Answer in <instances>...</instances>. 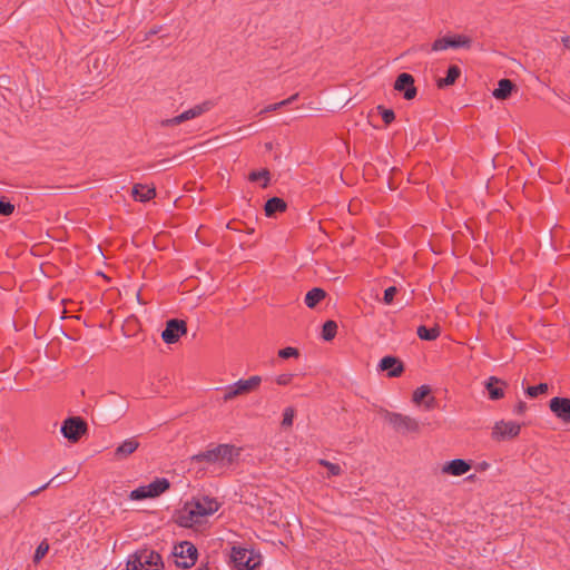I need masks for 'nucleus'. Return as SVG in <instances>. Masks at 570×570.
Returning <instances> with one entry per match:
<instances>
[{
	"instance_id": "39",
	"label": "nucleus",
	"mask_w": 570,
	"mask_h": 570,
	"mask_svg": "<svg viewBox=\"0 0 570 570\" xmlns=\"http://www.w3.org/2000/svg\"><path fill=\"white\" fill-rule=\"evenodd\" d=\"M395 116L394 112L390 109H384L382 112V119L385 124H390L394 120Z\"/></svg>"
},
{
	"instance_id": "41",
	"label": "nucleus",
	"mask_w": 570,
	"mask_h": 570,
	"mask_svg": "<svg viewBox=\"0 0 570 570\" xmlns=\"http://www.w3.org/2000/svg\"><path fill=\"white\" fill-rule=\"evenodd\" d=\"M196 570H206V569H204V568H198V569H196Z\"/></svg>"
},
{
	"instance_id": "27",
	"label": "nucleus",
	"mask_w": 570,
	"mask_h": 570,
	"mask_svg": "<svg viewBox=\"0 0 570 570\" xmlns=\"http://www.w3.org/2000/svg\"><path fill=\"white\" fill-rule=\"evenodd\" d=\"M48 551H49V543L47 542V540L41 541L35 551L33 562L35 563L40 562L46 557Z\"/></svg>"
},
{
	"instance_id": "35",
	"label": "nucleus",
	"mask_w": 570,
	"mask_h": 570,
	"mask_svg": "<svg viewBox=\"0 0 570 570\" xmlns=\"http://www.w3.org/2000/svg\"><path fill=\"white\" fill-rule=\"evenodd\" d=\"M295 412L293 407H286L283 412L282 426L287 429L293 425Z\"/></svg>"
},
{
	"instance_id": "11",
	"label": "nucleus",
	"mask_w": 570,
	"mask_h": 570,
	"mask_svg": "<svg viewBox=\"0 0 570 570\" xmlns=\"http://www.w3.org/2000/svg\"><path fill=\"white\" fill-rule=\"evenodd\" d=\"M210 107H212V104L208 101L196 105V106L185 110L180 115L173 117L170 119H167L166 121H164V125L167 127H173V126L179 125L184 121L194 119V118L203 115L204 112L208 111L210 109Z\"/></svg>"
},
{
	"instance_id": "9",
	"label": "nucleus",
	"mask_w": 570,
	"mask_h": 570,
	"mask_svg": "<svg viewBox=\"0 0 570 570\" xmlns=\"http://www.w3.org/2000/svg\"><path fill=\"white\" fill-rule=\"evenodd\" d=\"M60 431L66 439L77 442L86 433L87 424L80 417H69L63 421Z\"/></svg>"
},
{
	"instance_id": "17",
	"label": "nucleus",
	"mask_w": 570,
	"mask_h": 570,
	"mask_svg": "<svg viewBox=\"0 0 570 570\" xmlns=\"http://www.w3.org/2000/svg\"><path fill=\"white\" fill-rule=\"evenodd\" d=\"M489 399L500 400L504 396L505 383L495 376H491L484 384Z\"/></svg>"
},
{
	"instance_id": "32",
	"label": "nucleus",
	"mask_w": 570,
	"mask_h": 570,
	"mask_svg": "<svg viewBox=\"0 0 570 570\" xmlns=\"http://www.w3.org/2000/svg\"><path fill=\"white\" fill-rule=\"evenodd\" d=\"M431 390L426 385H422L417 387L413 392V402L416 404H420L424 397H426L430 394Z\"/></svg>"
},
{
	"instance_id": "6",
	"label": "nucleus",
	"mask_w": 570,
	"mask_h": 570,
	"mask_svg": "<svg viewBox=\"0 0 570 570\" xmlns=\"http://www.w3.org/2000/svg\"><path fill=\"white\" fill-rule=\"evenodd\" d=\"M522 424L513 420H499L494 422L491 431L492 440L497 442L513 440L519 436Z\"/></svg>"
},
{
	"instance_id": "40",
	"label": "nucleus",
	"mask_w": 570,
	"mask_h": 570,
	"mask_svg": "<svg viewBox=\"0 0 570 570\" xmlns=\"http://www.w3.org/2000/svg\"><path fill=\"white\" fill-rule=\"evenodd\" d=\"M475 469L480 472H484L490 469V463H488L487 461L479 462L475 465Z\"/></svg>"
},
{
	"instance_id": "28",
	"label": "nucleus",
	"mask_w": 570,
	"mask_h": 570,
	"mask_svg": "<svg viewBox=\"0 0 570 570\" xmlns=\"http://www.w3.org/2000/svg\"><path fill=\"white\" fill-rule=\"evenodd\" d=\"M296 95L292 96L291 98L288 99H285L283 101H279V102H276V104H272V105H268L266 106L264 109H262L258 115H264V114H267V112H272V111H275L277 109H279L281 107L283 106H286L288 104H291L293 100L296 99Z\"/></svg>"
},
{
	"instance_id": "19",
	"label": "nucleus",
	"mask_w": 570,
	"mask_h": 570,
	"mask_svg": "<svg viewBox=\"0 0 570 570\" xmlns=\"http://www.w3.org/2000/svg\"><path fill=\"white\" fill-rule=\"evenodd\" d=\"M132 196L136 200L147 202L155 196V189L147 185L138 184L132 188Z\"/></svg>"
},
{
	"instance_id": "22",
	"label": "nucleus",
	"mask_w": 570,
	"mask_h": 570,
	"mask_svg": "<svg viewBox=\"0 0 570 570\" xmlns=\"http://www.w3.org/2000/svg\"><path fill=\"white\" fill-rule=\"evenodd\" d=\"M325 297V292L321 288H313L305 296V304L313 308Z\"/></svg>"
},
{
	"instance_id": "15",
	"label": "nucleus",
	"mask_w": 570,
	"mask_h": 570,
	"mask_svg": "<svg viewBox=\"0 0 570 570\" xmlns=\"http://www.w3.org/2000/svg\"><path fill=\"white\" fill-rule=\"evenodd\" d=\"M471 470L470 462L462 459L451 460L442 465V473L451 476H461Z\"/></svg>"
},
{
	"instance_id": "36",
	"label": "nucleus",
	"mask_w": 570,
	"mask_h": 570,
	"mask_svg": "<svg viewBox=\"0 0 570 570\" xmlns=\"http://www.w3.org/2000/svg\"><path fill=\"white\" fill-rule=\"evenodd\" d=\"M277 354L283 360H287V358H292V357L297 358L299 356V351L296 347L288 346V347L279 350Z\"/></svg>"
},
{
	"instance_id": "3",
	"label": "nucleus",
	"mask_w": 570,
	"mask_h": 570,
	"mask_svg": "<svg viewBox=\"0 0 570 570\" xmlns=\"http://www.w3.org/2000/svg\"><path fill=\"white\" fill-rule=\"evenodd\" d=\"M229 558L237 570H254L262 562L258 552L244 546H233Z\"/></svg>"
},
{
	"instance_id": "2",
	"label": "nucleus",
	"mask_w": 570,
	"mask_h": 570,
	"mask_svg": "<svg viewBox=\"0 0 570 570\" xmlns=\"http://www.w3.org/2000/svg\"><path fill=\"white\" fill-rule=\"evenodd\" d=\"M170 488V482L166 478H155L147 484H141L130 491L128 498L131 501H144L159 498Z\"/></svg>"
},
{
	"instance_id": "38",
	"label": "nucleus",
	"mask_w": 570,
	"mask_h": 570,
	"mask_svg": "<svg viewBox=\"0 0 570 570\" xmlns=\"http://www.w3.org/2000/svg\"><path fill=\"white\" fill-rule=\"evenodd\" d=\"M13 213H14V205L9 202H4L2 199V216H9V215H12Z\"/></svg>"
},
{
	"instance_id": "12",
	"label": "nucleus",
	"mask_w": 570,
	"mask_h": 570,
	"mask_svg": "<svg viewBox=\"0 0 570 570\" xmlns=\"http://www.w3.org/2000/svg\"><path fill=\"white\" fill-rule=\"evenodd\" d=\"M389 422L399 432H417L420 430L419 422L407 415L393 413L389 415Z\"/></svg>"
},
{
	"instance_id": "31",
	"label": "nucleus",
	"mask_w": 570,
	"mask_h": 570,
	"mask_svg": "<svg viewBox=\"0 0 570 570\" xmlns=\"http://www.w3.org/2000/svg\"><path fill=\"white\" fill-rule=\"evenodd\" d=\"M320 464L327 469L328 476L340 475L342 470L338 464L332 463L326 460H320Z\"/></svg>"
},
{
	"instance_id": "25",
	"label": "nucleus",
	"mask_w": 570,
	"mask_h": 570,
	"mask_svg": "<svg viewBox=\"0 0 570 570\" xmlns=\"http://www.w3.org/2000/svg\"><path fill=\"white\" fill-rule=\"evenodd\" d=\"M451 48H468L471 45L469 37L464 35L450 36Z\"/></svg>"
},
{
	"instance_id": "34",
	"label": "nucleus",
	"mask_w": 570,
	"mask_h": 570,
	"mask_svg": "<svg viewBox=\"0 0 570 570\" xmlns=\"http://www.w3.org/2000/svg\"><path fill=\"white\" fill-rule=\"evenodd\" d=\"M294 376L293 373H281L274 377V382L279 386H287L293 382Z\"/></svg>"
},
{
	"instance_id": "30",
	"label": "nucleus",
	"mask_w": 570,
	"mask_h": 570,
	"mask_svg": "<svg viewBox=\"0 0 570 570\" xmlns=\"http://www.w3.org/2000/svg\"><path fill=\"white\" fill-rule=\"evenodd\" d=\"M252 181L261 183L265 187L269 180V174L267 170L253 171L249 175Z\"/></svg>"
},
{
	"instance_id": "37",
	"label": "nucleus",
	"mask_w": 570,
	"mask_h": 570,
	"mask_svg": "<svg viewBox=\"0 0 570 570\" xmlns=\"http://www.w3.org/2000/svg\"><path fill=\"white\" fill-rule=\"evenodd\" d=\"M397 289L395 286H391V287H387L385 291H384V303L385 304H391L393 302V298L396 294Z\"/></svg>"
},
{
	"instance_id": "14",
	"label": "nucleus",
	"mask_w": 570,
	"mask_h": 570,
	"mask_svg": "<svg viewBox=\"0 0 570 570\" xmlns=\"http://www.w3.org/2000/svg\"><path fill=\"white\" fill-rule=\"evenodd\" d=\"M551 412L562 422L570 423V399L553 397L550 400Z\"/></svg>"
},
{
	"instance_id": "20",
	"label": "nucleus",
	"mask_w": 570,
	"mask_h": 570,
	"mask_svg": "<svg viewBox=\"0 0 570 570\" xmlns=\"http://www.w3.org/2000/svg\"><path fill=\"white\" fill-rule=\"evenodd\" d=\"M286 208V204L283 199L274 197L266 202L265 204V214L266 216H273L278 212H284Z\"/></svg>"
},
{
	"instance_id": "8",
	"label": "nucleus",
	"mask_w": 570,
	"mask_h": 570,
	"mask_svg": "<svg viewBox=\"0 0 570 570\" xmlns=\"http://www.w3.org/2000/svg\"><path fill=\"white\" fill-rule=\"evenodd\" d=\"M174 556L176 558V564L187 569L194 566L197 559V549L193 543L185 541L175 547Z\"/></svg>"
},
{
	"instance_id": "29",
	"label": "nucleus",
	"mask_w": 570,
	"mask_h": 570,
	"mask_svg": "<svg viewBox=\"0 0 570 570\" xmlns=\"http://www.w3.org/2000/svg\"><path fill=\"white\" fill-rule=\"evenodd\" d=\"M451 48L450 36L436 39L431 47L432 51H442Z\"/></svg>"
},
{
	"instance_id": "1",
	"label": "nucleus",
	"mask_w": 570,
	"mask_h": 570,
	"mask_svg": "<svg viewBox=\"0 0 570 570\" xmlns=\"http://www.w3.org/2000/svg\"><path fill=\"white\" fill-rule=\"evenodd\" d=\"M220 508L217 499L198 495L187 501L178 512V522L181 527L194 528L207 522L208 518Z\"/></svg>"
},
{
	"instance_id": "5",
	"label": "nucleus",
	"mask_w": 570,
	"mask_h": 570,
	"mask_svg": "<svg viewBox=\"0 0 570 570\" xmlns=\"http://www.w3.org/2000/svg\"><path fill=\"white\" fill-rule=\"evenodd\" d=\"M262 377L259 375H253L248 379H242L233 384L227 385L223 392V401L229 402L238 396L246 395L259 387Z\"/></svg>"
},
{
	"instance_id": "26",
	"label": "nucleus",
	"mask_w": 570,
	"mask_h": 570,
	"mask_svg": "<svg viewBox=\"0 0 570 570\" xmlns=\"http://www.w3.org/2000/svg\"><path fill=\"white\" fill-rule=\"evenodd\" d=\"M337 325L334 321H327L323 325L322 336L325 341H331L336 334Z\"/></svg>"
},
{
	"instance_id": "16",
	"label": "nucleus",
	"mask_w": 570,
	"mask_h": 570,
	"mask_svg": "<svg viewBox=\"0 0 570 570\" xmlns=\"http://www.w3.org/2000/svg\"><path fill=\"white\" fill-rule=\"evenodd\" d=\"M379 368L381 371H387L390 377H397L403 372L402 363L393 356H385L380 361Z\"/></svg>"
},
{
	"instance_id": "24",
	"label": "nucleus",
	"mask_w": 570,
	"mask_h": 570,
	"mask_svg": "<svg viewBox=\"0 0 570 570\" xmlns=\"http://www.w3.org/2000/svg\"><path fill=\"white\" fill-rule=\"evenodd\" d=\"M439 335H440L439 327H431V328H428L425 326H419L417 327V336L421 340L433 341V340L438 338Z\"/></svg>"
},
{
	"instance_id": "23",
	"label": "nucleus",
	"mask_w": 570,
	"mask_h": 570,
	"mask_svg": "<svg viewBox=\"0 0 570 570\" xmlns=\"http://www.w3.org/2000/svg\"><path fill=\"white\" fill-rule=\"evenodd\" d=\"M461 71L459 69V67L456 66H451L449 69H448V73H446V77L443 78V79H440L438 81V86L439 87H445V86H451L453 85L456 79L459 78Z\"/></svg>"
},
{
	"instance_id": "18",
	"label": "nucleus",
	"mask_w": 570,
	"mask_h": 570,
	"mask_svg": "<svg viewBox=\"0 0 570 570\" xmlns=\"http://www.w3.org/2000/svg\"><path fill=\"white\" fill-rule=\"evenodd\" d=\"M139 446V442L136 438H129L119 444L115 451L117 459H125L132 454Z\"/></svg>"
},
{
	"instance_id": "13",
	"label": "nucleus",
	"mask_w": 570,
	"mask_h": 570,
	"mask_svg": "<svg viewBox=\"0 0 570 570\" xmlns=\"http://www.w3.org/2000/svg\"><path fill=\"white\" fill-rule=\"evenodd\" d=\"M394 89L403 92L405 99L411 100L416 95V88L414 87V78L406 72L399 75L395 80Z\"/></svg>"
},
{
	"instance_id": "21",
	"label": "nucleus",
	"mask_w": 570,
	"mask_h": 570,
	"mask_svg": "<svg viewBox=\"0 0 570 570\" xmlns=\"http://www.w3.org/2000/svg\"><path fill=\"white\" fill-rule=\"evenodd\" d=\"M512 82L509 79H502L499 81L498 87L493 91V96L497 99H507L512 91Z\"/></svg>"
},
{
	"instance_id": "33",
	"label": "nucleus",
	"mask_w": 570,
	"mask_h": 570,
	"mask_svg": "<svg viewBox=\"0 0 570 570\" xmlns=\"http://www.w3.org/2000/svg\"><path fill=\"white\" fill-rule=\"evenodd\" d=\"M548 391V384L546 383H540L538 385H534V386H529L527 389V394L531 397H537L541 394H544L546 392Z\"/></svg>"
},
{
	"instance_id": "7",
	"label": "nucleus",
	"mask_w": 570,
	"mask_h": 570,
	"mask_svg": "<svg viewBox=\"0 0 570 570\" xmlns=\"http://www.w3.org/2000/svg\"><path fill=\"white\" fill-rule=\"evenodd\" d=\"M239 456V449L234 445L222 444L204 454L208 462L229 465Z\"/></svg>"
},
{
	"instance_id": "10",
	"label": "nucleus",
	"mask_w": 570,
	"mask_h": 570,
	"mask_svg": "<svg viewBox=\"0 0 570 570\" xmlns=\"http://www.w3.org/2000/svg\"><path fill=\"white\" fill-rule=\"evenodd\" d=\"M187 332L186 323L179 320H169L161 333V338L166 344H174Z\"/></svg>"
},
{
	"instance_id": "4",
	"label": "nucleus",
	"mask_w": 570,
	"mask_h": 570,
	"mask_svg": "<svg viewBox=\"0 0 570 570\" xmlns=\"http://www.w3.org/2000/svg\"><path fill=\"white\" fill-rule=\"evenodd\" d=\"M127 570H163L160 556L153 550H140L128 558Z\"/></svg>"
}]
</instances>
